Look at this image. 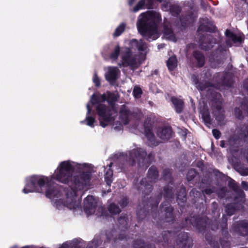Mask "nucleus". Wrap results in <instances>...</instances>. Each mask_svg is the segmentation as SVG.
I'll use <instances>...</instances> for the list:
<instances>
[{
	"label": "nucleus",
	"instance_id": "obj_57",
	"mask_svg": "<svg viewBox=\"0 0 248 248\" xmlns=\"http://www.w3.org/2000/svg\"><path fill=\"white\" fill-rule=\"evenodd\" d=\"M230 38L232 39V40L234 42H240L241 43L243 41V39L242 37L240 36H238L236 35V34H234L233 33H231Z\"/></svg>",
	"mask_w": 248,
	"mask_h": 248
},
{
	"label": "nucleus",
	"instance_id": "obj_20",
	"mask_svg": "<svg viewBox=\"0 0 248 248\" xmlns=\"http://www.w3.org/2000/svg\"><path fill=\"white\" fill-rule=\"evenodd\" d=\"M172 130L170 126L159 127L157 130V135L164 140H168L171 138Z\"/></svg>",
	"mask_w": 248,
	"mask_h": 248
},
{
	"label": "nucleus",
	"instance_id": "obj_6",
	"mask_svg": "<svg viewBox=\"0 0 248 248\" xmlns=\"http://www.w3.org/2000/svg\"><path fill=\"white\" fill-rule=\"evenodd\" d=\"M49 182V179L47 177L32 175L27 179L25 186L22 191L25 194L34 192H42V187Z\"/></svg>",
	"mask_w": 248,
	"mask_h": 248
},
{
	"label": "nucleus",
	"instance_id": "obj_64",
	"mask_svg": "<svg viewBox=\"0 0 248 248\" xmlns=\"http://www.w3.org/2000/svg\"><path fill=\"white\" fill-rule=\"evenodd\" d=\"M59 248H81L80 246H75L70 247L67 243H64Z\"/></svg>",
	"mask_w": 248,
	"mask_h": 248
},
{
	"label": "nucleus",
	"instance_id": "obj_53",
	"mask_svg": "<svg viewBox=\"0 0 248 248\" xmlns=\"http://www.w3.org/2000/svg\"><path fill=\"white\" fill-rule=\"evenodd\" d=\"M142 93V91L141 89L139 87H135L133 91V94L134 96L138 98L141 96V95Z\"/></svg>",
	"mask_w": 248,
	"mask_h": 248
},
{
	"label": "nucleus",
	"instance_id": "obj_10",
	"mask_svg": "<svg viewBox=\"0 0 248 248\" xmlns=\"http://www.w3.org/2000/svg\"><path fill=\"white\" fill-rule=\"evenodd\" d=\"M174 235V232L171 231H163L162 233V237H159L158 239H155L154 242L156 244L161 245L164 248H175L173 243H171Z\"/></svg>",
	"mask_w": 248,
	"mask_h": 248
},
{
	"label": "nucleus",
	"instance_id": "obj_34",
	"mask_svg": "<svg viewBox=\"0 0 248 248\" xmlns=\"http://www.w3.org/2000/svg\"><path fill=\"white\" fill-rule=\"evenodd\" d=\"M241 202H230L227 204L225 207V212L227 215L231 216L233 215L236 211V207L239 203ZM243 203L244 202H242ZM241 205V204H239Z\"/></svg>",
	"mask_w": 248,
	"mask_h": 248
},
{
	"label": "nucleus",
	"instance_id": "obj_40",
	"mask_svg": "<svg viewBox=\"0 0 248 248\" xmlns=\"http://www.w3.org/2000/svg\"><path fill=\"white\" fill-rule=\"evenodd\" d=\"M203 121L206 124H211L212 121L208 109H203L201 112Z\"/></svg>",
	"mask_w": 248,
	"mask_h": 248
},
{
	"label": "nucleus",
	"instance_id": "obj_36",
	"mask_svg": "<svg viewBox=\"0 0 248 248\" xmlns=\"http://www.w3.org/2000/svg\"><path fill=\"white\" fill-rule=\"evenodd\" d=\"M119 227L127 229L128 227V218L127 214H123L118 218Z\"/></svg>",
	"mask_w": 248,
	"mask_h": 248
},
{
	"label": "nucleus",
	"instance_id": "obj_7",
	"mask_svg": "<svg viewBox=\"0 0 248 248\" xmlns=\"http://www.w3.org/2000/svg\"><path fill=\"white\" fill-rule=\"evenodd\" d=\"M96 110L100 118V125L105 127L109 122L114 120L111 108L103 103L96 104Z\"/></svg>",
	"mask_w": 248,
	"mask_h": 248
},
{
	"label": "nucleus",
	"instance_id": "obj_61",
	"mask_svg": "<svg viewBox=\"0 0 248 248\" xmlns=\"http://www.w3.org/2000/svg\"><path fill=\"white\" fill-rule=\"evenodd\" d=\"M242 106L245 109V113L248 115V98H245L242 102Z\"/></svg>",
	"mask_w": 248,
	"mask_h": 248
},
{
	"label": "nucleus",
	"instance_id": "obj_23",
	"mask_svg": "<svg viewBox=\"0 0 248 248\" xmlns=\"http://www.w3.org/2000/svg\"><path fill=\"white\" fill-rule=\"evenodd\" d=\"M131 115V112L125 105H123L120 110V117L124 124H127L129 121V116Z\"/></svg>",
	"mask_w": 248,
	"mask_h": 248
},
{
	"label": "nucleus",
	"instance_id": "obj_47",
	"mask_svg": "<svg viewBox=\"0 0 248 248\" xmlns=\"http://www.w3.org/2000/svg\"><path fill=\"white\" fill-rule=\"evenodd\" d=\"M212 181L207 175H205L201 179V186L203 187H207L211 185Z\"/></svg>",
	"mask_w": 248,
	"mask_h": 248
},
{
	"label": "nucleus",
	"instance_id": "obj_25",
	"mask_svg": "<svg viewBox=\"0 0 248 248\" xmlns=\"http://www.w3.org/2000/svg\"><path fill=\"white\" fill-rule=\"evenodd\" d=\"M171 101L173 105L175 111L177 113H181L183 111L184 108V101L175 96H172L171 98Z\"/></svg>",
	"mask_w": 248,
	"mask_h": 248
},
{
	"label": "nucleus",
	"instance_id": "obj_27",
	"mask_svg": "<svg viewBox=\"0 0 248 248\" xmlns=\"http://www.w3.org/2000/svg\"><path fill=\"white\" fill-rule=\"evenodd\" d=\"M133 248H156L154 245L145 243L141 239H137L133 242Z\"/></svg>",
	"mask_w": 248,
	"mask_h": 248
},
{
	"label": "nucleus",
	"instance_id": "obj_15",
	"mask_svg": "<svg viewBox=\"0 0 248 248\" xmlns=\"http://www.w3.org/2000/svg\"><path fill=\"white\" fill-rule=\"evenodd\" d=\"M81 202H53V206L58 210L64 209L67 208L72 210L74 212H82Z\"/></svg>",
	"mask_w": 248,
	"mask_h": 248
},
{
	"label": "nucleus",
	"instance_id": "obj_32",
	"mask_svg": "<svg viewBox=\"0 0 248 248\" xmlns=\"http://www.w3.org/2000/svg\"><path fill=\"white\" fill-rule=\"evenodd\" d=\"M217 30L216 27L214 25H208L204 24H201L197 29V32H215Z\"/></svg>",
	"mask_w": 248,
	"mask_h": 248
},
{
	"label": "nucleus",
	"instance_id": "obj_2",
	"mask_svg": "<svg viewBox=\"0 0 248 248\" xmlns=\"http://www.w3.org/2000/svg\"><path fill=\"white\" fill-rule=\"evenodd\" d=\"M140 202L137 207V216L138 221L143 219L148 220L151 215L156 221V225L158 227H161L162 222L173 223L175 221L173 207L170 202H162L160 205L159 210L158 206L159 202Z\"/></svg>",
	"mask_w": 248,
	"mask_h": 248
},
{
	"label": "nucleus",
	"instance_id": "obj_43",
	"mask_svg": "<svg viewBox=\"0 0 248 248\" xmlns=\"http://www.w3.org/2000/svg\"><path fill=\"white\" fill-rule=\"evenodd\" d=\"M239 136L245 141L248 142V125L241 128Z\"/></svg>",
	"mask_w": 248,
	"mask_h": 248
},
{
	"label": "nucleus",
	"instance_id": "obj_63",
	"mask_svg": "<svg viewBox=\"0 0 248 248\" xmlns=\"http://www.w3.org/2000/svg\"><path fill=\"white\" fill-rule=\"evenodd\" d=\"M154 0H146L145 7L148 9L153 8Z\"/></svg>",
	"mask_w": 248,
	"mask_h": 248
},
{
	"label": "nucleus",
	"instance_id": "obj_48",
	"mask_svg": "<svg viewBox=\"0 0 248 248\" xmlns=\"http://www.w3.org/2000/svg\"><path fill=\"white\" fill-rule=\"evenodd\" d=\"M197 174L198 172L195 169H190L186 174L187 181L190 182L193 180Z\"/></svg>",
	"mask_w": 248,
	"mask_h": 248
},
{
	"label": "nucleus",
	"instance_id": "obj_11",
	"mask_svg": "<svg viewBox=\"0 0 248 248\" xmlns=\"http://www.w3.org/2000/svg\"><path fill=\"white\" fill-rule=\"evenodd\" d=\"M228 186L232 190L233 202H246L245 193L237 183L231 178L228 183Z\"/></svg>",
	"mask_w": 248,
	"mask_h": 248
},
{
	"label": "nucleus",
	"instance_id": "obj_5",
	"mask_svg": "<svg viewBox=\"0 0 248 248\" xmlns=\"http://www.w3.org/2000/svg\"><path fill=\"white\" fill-rule=\"evenodd\" d=\"M147 176L149 181L146 178H142L140 183L135 186V188L144 197L148 196L153 190V183L155 182L158 179L159 172L157 168L153 165L148 170Z\"/></svg>",
	"mask_w": 248,
	"mask_h": 248
},
{
	"label": "nucleus",
	"instance_id": "obj_1",
	"mask_svg": "<svg viewBox=\"0 0 248 248\" xmlns=\"http://www.w3.org/2000/svg\"><path fill=\"white\" fill-rule=\"evenodd\" d=\"M74 170V166L69 161H64L60 163L55 173L51 176V180L68 185L71 190L66 193V195L71 199V202H76L75 199L78 191L90 186L92 176L91 172L89 171L73 175Z\"/></svg>",
	"mask_w": 248,
	"mask_h": 248
},
{
	"label": "nucleus",
	"instance_id": "obj_52",
	"mask_svg": "<svg viewBox=\"0 0 248 248\" xmlns=\"http://www.w3.org/2000/svg\"><path fill=\"white\" fill-rule=\"evenodd\" d=\"M133 41L136 43L137 47L139 51H143L146 49L147 47L146 43L142 41H140L139 43L136 39H133Z\"/></svg>",
	"mask_w": 248,
	"mask_h": 248
},
{
	"label": "nucleus",
	"instance_id": "obj_41",
	"mask_svg": "<svg viewBox=\"0 0 248 248\" xmlns=\"http://www.w3.org/2000/svg\"><path fill=\"white\" fill-rule=\"evenodd\" d=\"M113 170L109 168L104 175L105 181L108 186H110L112 182Z\"/></svg>",
	"mask_w": 248,
	"mask_h": 248
},
{
	"label": "nucleus",
	"instance_id": "obj_56",
	"mask_svg": "<svg viewBox=\"0 0 248 248\" xmlns=\"http://www.w3.org/2000/svg\"><path fill=\"white\" fill-rule=\"evenodd\" d=\"M207 241L209 242V244L213 247V248H220L219 244L217 242L212 240V238L209 237L207 234L205 236Z\"/></svg>",
	"mask_w": 248,
	"mask_h": 248
},
{
	"label": "nucleus",
	"instance_id": "obj_44",
	"mask_svg": "<svg viewBox=\"0 0 248 248\" xmlns=\"http://www.w3.org/2000/svg\"><path fill=\"white\" fill-rule=\"evenodd\" d=\"M120 53V47L119 45H117L115 46L113 51L110 54L109 58L112 60L115 61L117 60Z\"/></svg>",
	"mask_w": 248,
	"mask_h": 248
},
{
	"label": "nucleus",
	"instance_id": "obj_17",
	"mask_svg": "<svg viewBox=\"0 0 248 248\" xmlns=\"http://www.w3.org/2000/svg\"><path fill=\"white\" fill-rule=\"evenodd\" d=\"M232 229L240 235H248V221L246 220L239 221L233 225Z\"/></svg>",
	"mask_w": 248,
	"mask_h": 248
},
{
	"label": "nucleus",
	"instance_id": "obj_59",
	"mask_svg": "<svg viewBox=\"0 0 248 248\" xmlns=\"http://www.w3.org/2000/svg\"><path fill=\"white\" fill-rule=\"evenodd\" d=\"M93 82L96 87H99L101 86L100 79L98 78L96 73H94L93 78Z\"/></svg>",
	"mask_w": 248,
	"mask_h": 248
},
{
	"label": "nucleus",
	"instance_id": "obj_18",
	"mask_svg": "<svg viewBox=\"0 0 248 248\" xmlns=\"http://www.w3.org/2000/svg\"><path fill=\"white\" fill-rule=\"evenodd\" d=\"M144 132L150 146L155 147L159 144V142L155 139L153 132V126L151 124H144Z\"/></svg>",
	"mask_w": 248,
	"mask_h": 248
},
{
	"label": "nucleus",
	"instance_id": "obj_62",
	"mask_svg": "<svg viewBox=\"0 0 248 248\" xmlns=\"http://www.w3.org/2000/svg\"><path fill=\"white\" fill-rule=\"evenodd\" d=\"M212 134L214 138L217 140L219 139L221 135L220 131L217 129H214L212 130Z\"/></svg>",
	"mask_w": 248,
	"mask_h": 248
},
{
	"label": "nucleus",
	"instance_id": "obj_16",
	"mask_svg": "<svg viewBox=\"0 0 248 248\" xmlns=\"http://www.w3.org/2000/svg\"><path fill=\"white\" fill-rule=\"evenodd\" d=\"M190 62L194 66L197 68L202 67L205 62L204 55L200 51L194 50L191 56Z\"/></svg>",
	"mask_w": 248,
	"mask_h": 248
},
{
	"label": "nucleus",
	"instance_id": "obj_50",
	"mask_svg": "<svg viewBox=\"0 0 248 248\" xmlns=\"http://www.w3.org/2000/svg\"><path fill=\"white\" fill-rule=\"evenodd\" d=\"M181 8L178 5H173L170 7V11L174 16H178L181 13Z\"/></svg>",
	"mask_w": 248,
	"mask_h": 248
},
{
	"label": "nucleus",
	"instance_id": "obj_60",
	"mask_svg": "<svg viewBox=\"0 0 248 248\" xmlns=\"http://www.w3.org/2000/svg\"><path fill=\"white\" fill-rule=\"evenodd\" d=\"M212 107L214 108H213V112H218L224 111L220 103H218L216 105H213Z\"/></svg>",
	"mask_w": 248,
	"mask_h": 248
},
{
	"label": "nucleus",
	"instance_id": "obj_35",
	"mask_svg": "<svg viewBox=\"0 0 248 248\" xmlns=\"http://www.w3.org/2000/svg\"><path fill=\"white\" fill-rule=\"evenodd\" d=\"M176 199L177 202H186V190L184 186H181L177 191Z\"/></svg>",
	"mask_w": 248,
	"mask_h": 248
},
{
	"label": "nucleus",
	"instance_id": "obj_21",
	"mask_svg": "<svg viewBox=\"0 0 248 248\" xmlns=\"http://www.w3.org/2000/svg\"><path fill=\"white\" fill-rule=\"evenodd\" d=\"M216 194L220 199H233L232 192L228 189L226 186H222L219 188L216 187Z\"/></svg>",
	"mask_w": 248,
	"mask_h": 248
},
{
	"label": "nucleus",
	"instance_id": "obj_51",
	"mask_svg": "<svg viewBox=\"0 0 248 248\" xmlns=\"http://www.w3.org/2000/svg\"><path fill=\"white\" fill-rule=\"evenodd\" d=\"M209 83L206 81H199L196 86L197 88L201 91H205L209 86Z\"/></svg>",
	"mask_w": 248,
	"mask_h": 248
},
{
	"label": "nucleus",
	"instance_id": "obj_28",
	"mask_svg": "<svg viewBox=\"0 0 248 248\" xmlns=\"http://www.w3.org/2000/svg\"><path fill=\"white\" fill-rule=\"evenodd\" d=\"M172 186L169 184L163 188L162 194L166 201L170 200L173 196L174 189Z\"/></svg>",
	"mask_w": 248,
	"mask_h": 248
},
{
	"label": "nucleus",
	"instance_id": "obj_14",
	"mask_svg": "<svg viewBox=\"0 0 248 248\" xmlns=\"http://www.w3.org/2000/svg\"><path fill=\"white\" fill-rule=\"evenodd\" d=\"M122 65L124 67L130 66L133 68L138 67L137 56H132L131 51L128 48L122 56Z\"/></svg>",
	"mask_w": 248,
	"mask_h": 248
},
{
	"label": "nucleus",
	"instance_id": "obj_49",
	"mask_svg": "<svg viewBox=\"0 0 248 248\" xmlns=\"http://www.w3.org/2000/svg\"><path fill=\"white\" fill-rule=\"evenodd\" d=\"M125 24L124 23H121L116 29L113 33L114 37L120 36L125 30Z\"/></svg>",
	"mask_w": 248,
	"mask_h": 248
},
{
	"label": "nucleus",
	"instance_id": "obj_37",
	"mask_svg": "<svg viewBox=\"0 0 248 248\" xmlns=\"http://www.w3.org/2000/svg\"><path fill=\"white\" fill-rule=\"evenodd\" d=\"M108 211L112 215H116L119 214L121 212V210L115 202H111L108 207Z\"/></svg>",
	"mask_w": 248,
	"mask_h": 248
},
{
	"label": "nucleus",
	"instance_id": "obj_12",
	"mask_svg": "<svg viewBox=\"0 0 248 248\" xmlns=\"http://www.w3.org/2000/svg\"><path fill=\"white\" fill-rule=\"evenodd\" d=\"M175 241L177 248H192L193 246L189 233L185 232H180L177 235Z\"/></svg>",
	"mask_w": 248,
	"mask_h": 248
},
{
	"label": "nucleus",
	"instance_id": "obj_26",
	"mask_svg": "<svg viewBox=\"0 0 248 248\" xmlns=\"http://www.w3.org/2000/svg\"><path fill=\"white\" fill-rule=\"evenodd\" d=\"M239 140L234 136H231L228 141L229 149L231 153L236 152L238 151Z\"/></svg>",
	"mask_w": 248,
	"mask_h": 248
},
{
	"label": "nucleus",
	"instance_id": "obj_8",
	"mask_svg": "<svg viewBox=\"0 0 248 248\" xmlns=\"http://www.w3.org/2000/svg\"><path fill=\"white\" fill-rule=\"evenodd\" d=\"M188 214L190 217H185L186 222L191 224L198 232L203 233L207 228H210L211 220L206 217L191 216L189 212Z\"/></svg>",
	"mask_w": 248,
	"mask_h": 248
},
{
	"label": "nucleus",
	"instance_id": "obj_9",
	"mask_svg": "<svg viewBox=\"0 0 248 248\" xmlns=\"http://www.w3.org/2000/svg\"><path fill=\"white\" fill-rule=\"evenodd\" d=\"M97 202H84L83 210L87 216L95 214L98 217H108V212L103 206L97 208Z\"/></svg>",
	"mask_w": 248,
	"mask_h": 248
},
{
	"label": "nucleus",
	"instance_id": "obj_30",
	"mask_svg": "<svg viewBox=\"0 0 248 248\" xmlns=\"http://www.w3.org/2000/svg\"><path fill=\"white\" fill-rule=\"evenodd\" d=\"M107 92L99 95L93 94L91 97V102L93 105L101 103L107 101Z\"/></svg>",
	"mask_w": 248,
	"mask_h": 248
},
{
	"label": "nucleus",
	"instance_id": "obj_24",
	"mask_svg": "<svg viewBox=\"0 0 248 248\" xmlns=\"http://www.w3.org/2000/svg\"><path fill=\"white\" fill-rule=\"evenodd\" d=\"M163 33L164 36L167 39L174 42L176 41L175 35L170 25H164L163 26Z\"/></svg>",
	"mask_w": 248,
	"mask_h": 248
},
{
	"label": "nucleus",
	"instance_id": "obj_13",
	"mask_svg": "<svg viewBox=\"0 0 248 248\" xmlns=\"http://www.w3.org/2000/svg\"><path fill=\"white\" fill-rule=\"evenodd\" d=\"M199 35V46L202 50H208L213 47L214 44H216V40L212 35L200 33Z\"/></svg>",
	"mask_w": 248,
	"mask_h": 248
},
{
	"label": "nucleus",
	"instance_id": "obj_31",
	"mask_svg": "<svg viewBox=\"0 0 248 248\" xmlns=\"http://www.w3.org/2000/svg\"><path fill=\"white\" fill-rule=\"evenodd\" d=\"M107 101L109 105L113 107L116 101H117L119 98V95L118 93H115L110 91H107Z\"/></svg>",
	"mask_w": 248,
	"mask_h": 248
},
{
	"label": "nucleus",
	"instance_id": "obj_38",
	"mask_svg": "<svg viewBox=\"0 0 248 248\" xmlns=\"http://www.w3.org/2000/svg\"><path fill=\"white\" fill-rule=\"evenodd\" d=\"M241 109L240 108H234V114L236 118L239 120H243L244 118V115L248 116L247 114L245 113V108L242 106L241 105Z\"/></svg>",
	"mask_w": 248,
	"mask_h": 248
},
{
	"label": "nucleus",
	"instance_id": "obj_19",
	"mask_svg": "<svg viewBox=\"0 0 248 248\" xmlns=\"http://www.w3.org/2000/svg\"><path fill=\"white\" fill-rule=\"evenodd\" d=\"M219 75V83L221 85L231 87L232 86L234 83L233 77L232 73L229 72H223L220 76V74H218Z\"/></svg>",
	"mask_w": 248,
	"mask_h": 248
},
{
	"label": "nucleus",
	"instance_id": "obj_42",
	"mask_svg": "<svg viewBox=\"0 0 248 248\" xmlns=\"http://www.w3.org/2000/svg\"><path fill=\"white\" fill-rule=\"evenodd\" d=\"M186 202H178V205L179 206V209L178 210V212L181 214H184V216H185V214L187 213L188 211L191 207H190L188 205H186Z\"/></svg>",
	"mask_w": 248,
	"mask_h": 248
},
{
	"label": "nucleus",
	"instance_id": "obj_4",
	"mask_svg": "<svg viewBox=\"0 0 248 248\" xmlns=\"http://www.w3.org/2000/svg\"><path fill=\"white\" fill-rule=\"evenodd\" d=\"M155 155L150 153L148 155L145 150L137 148L129 152V156L126 161L125 166H134L136 163L140 168H147L153 161Z\"/></svg>",
	"mask_w": 248,
	"mask_h": 248
},
{
	"label": "nucleus",
	"instance_id": "obj_29",
	"mask_svg": "<svg viewBox=\"0 0 248 248\" xmlns=\"http://www.w3.org/2000/svg\"><path fill=\"white\" fill-rule=\"evenodd\" d=\"M87 109V116L84 121H81V123L86 122V124L91 127H94V123L95 122V118L90 116L92 112V108L89 104L86 106Z\"/></svg>",
	"mask_w": 248,
	"mask_h": 248
},
{
	"label": "nucleus",
	"instance_id": "obj_22",
	"mask_svg": "<svg viewBox=\"0 0 248 248\" xmlns=\"http://www.w3.org/2000/svg\"><path fill=\"white\" fill-rule=\"evenodd\" d=\"M119 70L116 67H112L109 69L105 75L106 80L111 85L114 83L118 79Z\"/></svg>",
	"mask_w": 248,
	"mask_h": 248
},
{
	"label": "nucleus",
	"instance_id": "obj_54",
	"mask_svg": "<svg viewBox=\"0 0 248 248\" xmlns=\"http://www.w3.org/2000/svg\"><path fill=\"white\" fill-rule=\"evenodd\" d=\"M56 195V191L54 188L49 187L47 188L46 191V197L51 198L55 196Z\"/></svg>",
	"mask_w": 248,
	"mask_h": 248
},
{
	"label": "nucleus",
	"instance_id": "obj_3",
	"mask_svg": "<svg viewBox=\"0 0 248 248\" xmlns=\"http://www.w3.org/2000/svg\"><path fill=\"white\" fill-rule=\"evenodd\" d=\"M161 20L160 15L154 11L141 13L137 23L138 31L148 41L155 40L158 24Z\"/></svg>",
	"mask_w": 248,
	"mask_h": 248
},
{
	"label": "nucleus",
	"instance_id": "obj_55",
	"mask_svg": "<svg viewBox=\"0 0 248 248\" xmlns=\"http://www.w3.org/2000/svg\"><path fill=\"white\" fill-rule=\"evenodd\" d=\"M216 187L215 186H212L211 187H207L204 189L202 190V192L203 194H206L207 195H210L212 193H216Z\"/></svg>",
	"mask_w": 248,
	"mask_h": 248
},
{
	"label": "nucleus",
	"instance_id": "obj_33",
	"mask_svg": "<svg viewBox=\"0 0 248 248\" xmlns=\"http://www.w3.org/2000/svg\"><path fill=\"white\" fill-rule=\"evenodd\" d=\"M162 179L169 183L171 185H173L174 181L172 176V173L170 169L167 168L163 170L162 172Z\"/></svg>",
	"mask_w": 248,
	"mask_h": 248
},
{
	"label": "nucleus",
	"instance_id": "obj_45",
	"mask_svg": "<svg viewBox=\"0 0 248 248\" xmlns=\"http://www.w3.org/2000/svg\"><path fill=\"white\" fill-rule=\"evenodd\" d=\"M224 111L221 112H213V115L217 120V121L219 124H222L225 119Z\"/></svg>",
	"mask_w": 248,
	"mask_h": 248
},
{
	"label": "nucleus",
	"instance_id": "obj_39",
	"mask_svg": "<svg viewBox=\"0 0 248 248\" xmlns=\"http://www.w3.org/2000/svg\"><path fill=\"white\" fill-rule=\"evenodd\" d=\"M167 65L169 70L173 71L177 65V60L176 57H170L167 61Z\"/></svg>",
	"mask_w": 248,
	"mask_h": 248
},
{
	"label": "nucleus",
	"instance_id": "obj_58",
	"mask_svg": "<svg viewBox=\"0 0 248 248\" xmlns=\"http://www.w3.org/2000/svg\"><path fill=\"white\" fill-rule=\"evenodd\" d=\"M219 242L222 248H230V243L228 240L220 238Z\"/></svg>",
	"mask_w": 248,
	"mask_h": 248
},
{
	"label": "nucleus",
	"instance_id": "obj_46",
	"mask_svg": "<svg viewBox=\"0 0 248 248\" xmlns=\"http://www.w3.org/2000/svg\"><path fill=\"white\" fill-rule=\"evenodd\" d=\"M146 0H140L136 5L133 8L132 11L136 13L139 10L144 9Z\"/></svg>",
	"mask_w": 248,
	"mask_h": 248
}]
</instances>
